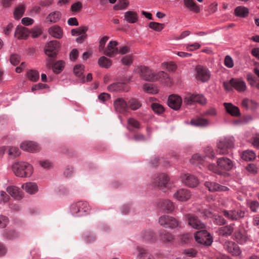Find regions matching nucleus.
I'll list each match as a JSON object with an SVG mask.
<instances>
[{
  "mask_svg": "<svg viewBox=\"0 0 259 259\" xmlns=\"http://www.w3.org/2000/svg\"><path fill=\"white\" fill-rule=\"evenodd\" d=\"M138 72L141 77L145 80L150 81L158 80L167 86L169 85L171 83L168 74L164 71H159L155 73L148 67L141 66L138 67Z\"/></svg>",
  "mask_w": 259,
  "mask_h": 259,
  "instance_id": "obj_1",
  "label": "nucleus"
},
{
  "mask_svg": "<svg viewBox=\"0 0 259 259\" xmlns=\"http://www.w3.org/2000/svg\"><path fill=\"white\" fill-rule=\"evenodd\" d=\"M12 169L16 176L29 178L33 172L32 165L25 161H18L12 165Z\"/></svg>",
  "mask_w": 259,
  "mask_h": 259,
  "instance_id": "obj_2",
  "label": "nucleus"
},
{
  "mask_svg": "<svg viewBox=\"0 0 259 259\" xmlns=\"http://www.w3.org/2000/svg\"><path fill=\"white\" fill-rule=\"evenodd\" d=\"M234 138L232 136L223 137L219 138L217 142V152L220 155H226L228 150L233 147Z\"/></svg>",
  "mask_w": 259,
  "mask_h": 259,
  "instance_id": "obj_3",
  "label": "nucleus"
},
{
  "mask_svg": "<svg viewBox=\"0 0 259 259\" xmlns=\"http://www.w3.org/2000/svg\"><path fill=\"white\" fill-rule=\"evenodd\" d=\"M90 210L88 203L85 201H78L70 206V212L75 216H81Z\"/></svg>",
  "mask_w": 259,
  "mask_h": 259,
  "instance_id": "obj_4",
  "label": "nucleus"
},
{
  "mask_svg": "<svg viewBox=\"0 0 259 259\" xmlns=\"http://www.w3.org/2000/svg\"><path fill=\"white\" fill-rule=\"evenodd\" d=\"M194 76L197 81L205 82L210 77V72L206 67L197 65L195 68Z\"/></svg>",
  "mask_w": 259,
  "mask_h": 259,
  "instance_id": "obj_5",
  "label": "nucleus"
},
{
  "mask_svg": "<svg viewBox=\"0 0 259 259\" xmlns=\"http://www.w3.org/2000/svg\"><path fill=\"white\" fill-rule=\"evenodd\" d=\"M154 183L156 186L164 192L170 190L172 187V185L169 182L167 176L165 174L159 175L156 177Z\"/></svg>",
  "mask_w": 259,
  "mask_h": 259,
  "instance_id": "obj_6",
  "label": "nucleus"
},
{
  "mask_svg": "<svg viewBox=\"0 0 259 259\" xmlns=\"http://www.w3.org/2000/svg\"><path fill=\"white\" fill-rule=\"evenodd\" d=\"M195 240L200 244L207 246H210L212 242V238L206 230L197 231L194 235Z\"/></svg>",
  "mask_w": 259,
  "mask_h": 259,
  "instance_id": "obj_7",
  "label": "nucleus"
},
{
  "mask_svg": "<svg viewBox=\"0 0 259 259\" xmlns=\"http://www.w3.org/2000/svg\"><path fill=\"white\" fill-rule=\"evenodd\" d=\"M158 222L161 226L166 228L173 229L179 225V222L177 219L166 215L160 217Z\"/></svg>",
  "mask_w": 259,
  "mask_h": 259,
  "instance_id": "obj_8",
  "label": "nucleus"
},
{
  "mask_svg": "<svg viewBox=\"0 0 259 259\" xmlns=\"http://www.w3.org/2000/svg\"><path fill=\"white\" fill-rule=\"evenodd\" d=\"M222 213L226 218L231 221H237L244 215V212L240 209H224L222 211Z\"/></svg>",
  "mask_w": 259,
  "mask_h": 259,
  "instance_id": "obj_9",
  "label": "nucleus"
},
{
  "mask_svg": "<svg viewBox=\"0 0 259 259\" xmlns=\"http://www.w3.org/2000/svg\"><path fill=\"white\" fill-rule=\"evenodd\" d=\"M60 46V44L57 40L50 41L45 46V54L49 57L56 56L58 52Z\"/></svg>",
  "mask_w": 259,
  "mask_h": 259,
  "instance_id": "obj_10",
  "label": "nucleus"
},
{
  "mask_svg": "<svg viewBox=\"0 0 259 259\" xmlns=\"http://www.w3.org/2000/svg\"><path fill=\"white\" fill-rule=\"evenodd\" d=\"M192 194L190 190L187 189H180L173 194V197L176 200L185 202L189 200L191 197Z\"/></svg>",
  "mask_w": 259,
  "mask_h": 259,
  "instance_id": "obj_11",
  "label": "nucleus"
},
{
  "mask_svg": "<svg viewBox=\"0 0 259 259\" xmlns=\"http://www.w3.org/2000/svg\"><path fill=\"white\" fill-rule=\"evenodd\" d=\"M180 179L183 184L190 187H195L199 184L197 178L189 174H182Z\"/></svg>",
  "mask_w": 259,
  "mask_h": 259,
  "instance_id": "obj_12",
  "label": "nucleus"
},
{
  "mask_svg": "<svg viewBox=\"0 0 259 259\" xmlns=\"http://www.w3.org/2000/svg\"><path fill=\"white\" fill-rule=\"evenodd\" d=\"M218 166L221 169L229 171L234 167L233 162L226 157L219 158L217 161Z\"/></svg>",
  "mask_w": 259,
  "mask_h": 259,
  "instance_id": "obj_13",
  "label": "nucleus"
},
{
  "mask_svg": "<svg viewBox=\"0 0 259 259\" xmlns=\"http://www.w3.org/2000/svg\"><path fill=\"white\" fill-rule=\"evenodd\" d=\"M184 102L187 104H192L194 102H197L201 105H205L207 103V100L202 94H193L185 98Z\"/></svg>",
  "mask_w": 259,
  "mask_h": 259,
  "instance_id": "obj_14",
  "label": "nucleus"
},
{
  "mask_svg": "<svg viewBox=\"0 0 259 259\" xmlns=\"http://www.w3.org/2000/svg\"><path fill=\"white\" fill-rule=\"evenodd\" d=\"M204 185L210 192H212L216 191L225 192L229 189L225 186L221 185L213 182H206Z\"/></svg>",
  "mask_w": 259,
  "mask_h": 259,
  "instance_id": "obj_15",
  "label": "nucleus"
},
{
  "mask_svg": "<svg viewBox=\"0 0 259 259\" xmlns=\"http://www.w3.org/2000/svg\"><path fill=\"white\" fill-rule=\"evenodd\" d=\"M182 102L181 98L175 95L169 96L167 101L169 107L175 110H178L180 108L182 105Z\"/></svg>",
  "mask_w": 259,
  "mask_h": 259,
  "instance_id": "obj_16",
  "label": "nucleus"
},
{
  "mask_svg": "<svg viewBox=\"0 0 259 259\" xmlns=\"http://www.w3.org/2000/svg\"><path fill=\"white\" fill-rule=\"evenodd\" d=\"M114 106L117 112L121 113H126L128 109L126 102L122 98L116 99L114 102Z\"/></svg>",
  "mask_w": 259,
  "mask_h": 259,
  "instance_id": "obj_17",
  "label": "nucleus"
},
{
  "mask_svg": "<svg viewBox=\"0 0 259 259\" xmlns=\"http://www.w3.org/2000/svg\"><path fill=\"white\" fill-rule=\"evenodd\" d=\"M117 44L116 41H110L107 48L104 50V54L110 57H112L118 54V50L116 47Z\"/></svg>",
  "mask_w": 259,
  "mask_h": 259,
  "instance_id": "obj_18",
  "label": "nucleus"
},
{
  "mask_svg": "<svg viewBox=\"0 0 259 259\" xmlns=\"http://www.w3.org/2000/svg\"><path fill=\"white\" fill-rule=\"evenodd\" d=\"M224 106L226 112L234 117H239L241 114L239 108L231 103H224Z\"/></svg>",
  "mask_w": 259,
  "mask_h": 259,
  "instance_id": "obj_19",
  "label": "nucleus"
},
{
  "mask_svg": "<svg viewBox=\"0 0 259 259\" xmlns=\"http://www.w3.org/2000/svg\"><path fill=\"white\" fill-rule=\"evenodd\" d=\"M188 224L192 228L195 229H201L205 228V224L198 219L194 215H188Z\"/></svg>",
  "mask_w": 259,
  "mask_h": 259,
  "instance_id": "obj_20",
  "label": "nucleus"
},
{
  "mask_svg": "<svg viewBox=\"0 0 259 259\" xmlns=\"http://www.w3.org/2000/svg\"><path fill=\"white\" fill-rule=\"evenodd\" d=\"M20 148L24 151L34 152L38 150L37 144L32 141H24L20 145Z\"/></svg>",
  "mask_w": 259,
  "mask_h": 259,
  "instance_id": "obj_21",
  "label": "nucleus"
},
{
  "mask_svg": "<svg viewBox=\"0 0 259 259\" xmlns=\"http://www.w3.org/2000/svg\"><path fill=\"white\" fill-rule=\"evenodd\" d=\"M225 249L233 255L238 256L241 253L239 246L234 242L229 241L225 244Z\"/></svg>",
  "mask_w": 259,
  "mask_h": 259,
  "instance_id": "obj_22",
  "label": "nucleus"
},
{
  "mask_svg": "<svg viewBox=\"0 0 259 259\" xmlns=\"http://www.w3.org/2000/svg\"><path fill=\"white\" fill-rule=\"evenodd\" d=\"M234 236L240 244H244L247 240V237L242 227H239L235 231Z\"/></svg>",
  "mask_w": 259,
  "mask_h": 259,
  "instance_id": "obj_23",
  "label": "nucleus"
},
{
  "mask_svg": "<svg viewBox=\"0 0 259 259\" xmlns=\"http://www.w3.org/2000/svg\"><path fill=\"white\" fill-rule=\"evenodd\" d=\"M234 224L226 225L219 228L217 233L219 235L228 236L231 235L234 231Z\"/></svg>",
  "mask_w": 259,
  "mask_h": 259,
  "instance_id": "obj_24",
  "label": "nucleus"
},
{
  "mask_svg": "<svg viewBox=\"0 0 259 259\" xmlns=\"http://www.w3.org/2000/svg\"><path fill=\"white\" fill-rule=\"evenodd\" d=\"M21 188L27 193L34 194L38 191V186L35 183L27 182L21 186Z\"/></svg>",
  "mask_w": 259,
  "mask_h": 259,
  "instance_id": "obj_25",
  "label": "nucleus"
},
{
  "mask_svg": "<svg viewBox=\"0 0 259 259\" xmlns=\"http://www.w3.org/2000/svg\"><path fill=\"white\" fill-rule=\"evenodd\" d=\"M7 192L13 198L20 199L22 197V193L20 188L14 186H10L7 188Z\"/></svg>",
  "mask_w": 259,
  "mask_h": 259,
  "instance_id": "obj_26",
  "label": "nucleus"
},
{
  "mask_svg": "<svg viewBox=\"0 0 259 259\" xmlns=\"http://www.w3.org/2000/svg\"><path fill=\"white\" fill-rule=\"evenodd\" d=\"M108 89L111 92L125 91H128V87L122 82H115L108 86Z\"/></svg>",
  "mask_w": 259,
  "mask_h": 259,
  "instance_id": "obj_27",
  "label": "nucleus"
},
{
  "mask_svg": "<svg viewBox=\"0 0 259 259\" xmlns=\"http://www.w3.org/2000/svg\"><path fill=\"white\" fill-rule=\"evenodd\" d=\"M242 105L246 109L254 110L259 107L258 103L252 99H244L242 101Z\"/></svg>",
  "mask_w": 259,
  "mask_h": 259,
  "instance_id": "obj_28",
  "label": "nucleus"
},
{
  "mask_svg": "<svg viewBox=\"0 0 259 259\" xmlns=\"http://www.w3.org/2000/svg\"><path fill=\"white\" fill-rule=\"evenodd\" d=\"M183 2L184 7L187 10L196 13L200 11V8L194 0H184Z\"/></svg>",
  "mask_w": 259,
  "mask_h": 259,
  "instance_id": "obj_29",
  "label": "nucleus"
},
{
  "mask_svg": "<svg viewBox=\"0 0 259 259\" xmlns=\"http://www.w3.org/2000/svg\"><path fill=\"white\" fill-rule=\"evenodd\" d=\"M232 82L233 83V87L239 92H243L246 89V83L242 80L232 78Z\"/></svg>",
  "mask_w": 259,
  "mask_h": 259,
  "instance_id": "obj_30",
  "label": "nucleus"
},
{
  "mask_svg": "<svg viewBox=\"0 0 259 259\" xmlns=\"http://www.w3.org/2000/svg\"><path fill=\"white\" fill-rule=\"evenodd\" d=\"M159 208L164 212H170L174 210L175 206L172 202L167 199L161 202Z\"/></svg>",
  "mask_w": 259,
  "mask_h": 259,
  "instance_id": "obj_31",
  "label": "nucleus"
},
{
  "mask_svg": "<svg viewBox=\"0 0 259 259\" xmlns=\"http://www.w3.org/2000/svg\"><path fill=\"white\" fill-rule=\"evenodd\" d=\"M29 35L28 29L23 26L18 27L15 30V36L18 39H26Z\"/></svg>",
  "mask_w": 259,
  "mask_h": 259,
  "instance_id": "obj_32",
  "label": "nucleus"
},
{
  "mask_svg": "<svg viewBox=\"0 0 259 259\" xmlns=\"http://www.w3.org/2000/svg\"><path fill=\"white\" fill-rule=\"evenodd\" d=\"M137 250V259H154L152 255L147 252L145 249L138 246Z\"/></svg>",
  "mask_w": 259,
  "mask_h": 259,
  "instance_id": "obj_33",
  "label": "nucleus"
},
{
  "mask_svg": "<svg viewBox=\"0 0 259 259\" xmlns=\"http://www.w3.org/2000/svg\"><path fill=\"white\" fill-rule=\"evenodd\" d=\"M48 32L52 36L57 38H61L63 34L61 28L57 25H54L51 27L49 29Z\"/></svg>",
  "mask_w": 259,
  "mask_h": 259,
  "instance_id": "obj_34",
  "label": "nucleus"
},
{
  "mask_svg": "<svg viewBox=\"0 0 259 259\" xmlns=\"http://www.w3.org/2000/svg\"><path fill=\"white\" fill-rule=\"evenodd\" d=\"M124 20L130 23H135L138 19V16L136 12L129 11L124 13Z\"/></svg>",
  "mask_w": 259,
  "mask_h": 259,
  "instance_id": "obj_35",
  "label": "nucleus"
},
{
  "mask_svg": "<svg viewBox=\"0 0 259 259\" xmlns=\"http://www.w3.org/2000/svg\"><path fill=\"white\" fill-rule=\"evenodd\" d=\"M190 124L193 126L205 127L209 124V122L206 119L198 118L192 119L190 122Z\"/></svg>",
  "mask_w": 259,
  "mask_h": 259,
  "instance_id": "obj_36",
  "label": "nucleus"
},
{
  "mask_svg": "<svg viewBox=\"0 0 259 259\" xmlns=\"http://www.w3.org/2000/svg\"><path fill=\"white\" fill-rule=\"evenodd\" d=\"M236 16L242 18L247 17L249 14V9L243 6L237 7L234 11Z\"/></svg>",
  "mask_w": 259,
  "mask_h": 259,
  "instance_id": "obj_37",
  "label": "nucleus"
},
{
  "mask_svg": "<svg viewBox=\"0 0 259 259\" xmlns=\"http://www.w3.org/2000/svg\"><path fill=\"white\" fill-rule=\"evenodd\" d=\"M256 157V154L252 150H247L243 151L241 154V158L245 161H250L253 160Z\"/></svg>",
  "mask_w": 259,
  "mask_h": 259,
  "instance_id": "obj_38",
  "label": "nucleus"
},
{
  "mask_svg": "<svg viewBox=\"0 0 259 259\" xmlns=\"http://www.w3.org/2000/svg\"><path fill=\"white\" fill-rule=\"evenodd\" d=\"M112 61L105 56L101 57L98 60V64L101 67L108 68L112 65Z\"/></svg>",
  "mask_w": 259,
  "mask_h": 259,
  "instance_id": "obj_39",
  "label": "nucleus"
},
{
  "mask_svg": "<svg viewBox=\"0 0 259 259\" xmlns=\"http://www.w3.org/2000/svg\"><path fill=\"white\" fill-rule=\"evenodd\" d=\"M83 69V65H77L74 66L73 69L74 73L77 77L80 78L82 82L85 81L84 76L82 75Z\"/></svg>",
  "mask_w": 259,
  "mask_h": 259,
  "instance_id": "obj_40",
  "label": "nucleus"
},
{
  "mask_svg": "<svg viewBox=\"0 0 259 259\" xmlns=\"http://www.w3.org/2000/svg\"><path fill=\"white\" fill-rule=\"evenodd\" d=\"M26 76L29 80L33 82L37 81L39 78V72L35 70H28L26 73Z\"/></svg>",
  "mask_w": 259,
  "mask_h": 259,
  "instance_id": "obj_41",
  "label": "nucleus"
},
{
  "mask_svg": "<svg viewBox=\"0 0 259 259\" xmlns=\"http://www.w3.org/2000/svg\"><path fill=\"white\" fill-rule=\"evenodd\" d=\"M61 17V13L59 11H55L50 13L47 17V20L51 23L58 22Z\"/></svg>",
  "mask_w": 259,
  "mask_h": 259,
  "instance_id": "obj_42",
  "label": "nucleus"
},
{
  "mask_svg": "<svg viewBox=\"0 0 259 259\" xmlns=\"http://www.w3.org/2000/svg\"><path fill=\"white\" fill-rule=\"evenodd\" d=\"M129 5L128 0H119L117 4L114 6V10H121L127 8Z\"/></svg>",
  "mask_w": 259,
  "mask_h": 259,
  "instance_id": "obj_43",
  "label": "nucleus"
},
{
  "mask_svg": "<svg viewBox=\"0 0 259 259\" xmlns=\"http://www.w3.org/2000/svg\"><path fill=\"white\" fill-rule=\"evenodd\" d=\"M25 11V7L23 5H19L14 12V17L16 19H19Z\"/></svg>",
  "mask_w": 259,
  "mask_h": 259,
  "instance_id": "obj_44",
  "label": "nucleus"
},
{
  "mask_svg": "<svg viewBox=\"0 0 259 259\" xmlns=\"http://www.w3.org/2000/svg\"><path fill=\"white\" fill-rule=\"evenodd\" d=\"M161 239L163 241L170 242L174 239L172 235L167 233L165 230H162L160 233Z\"/></svg>",
  "mask_w": 259,
  "mask_h": 259,
  "instance_id": "obj_45",
  "label": "nucleus"
},
{
  "mask_svg": "<svg viewBox=\"0 0 259 259\" xmlns=\"http://www.w3.org/2000/svg\"><path fill=\"white\" fill-rule=\"evenodd\" d=\"M143 90L148 93L156 94L158 93V89L153 86L152 84L149 83H145L143 86Z\"/></svg>",
  "mask_w": 259,
  "mask_h": 259,
  "instance_id": "obj_46",
  "label": "nucleus"
},
{
  "mask_svg": "<svg viewBox=\"0 0 259 259\" xmlns=\"http://www.w3.org/2000/svg\"><path fill=\"white\" fill-rule=\"evenodd\" d=\"M65 63L63 61H58L56 62L53 67V71L55 73H60L64 67Z\"/></svg>",
  "mask_w": 259,
  "mask_h": 259,
  "instance_id": "obj_47",
  "label": "nucleus"
},
{
  "mask_svg": "<svg viewBox=\"0 0 259 259\" xmlns=\"http://www.w3.org/2000/svg\"><path fill=\"white\" fill-rule=\"evenodd\" d=\"M141 105L139 101L136 99H131L128 101V108L132 110H137L141 107Z\"/></svg>",
  "mask_w": 259,
  "mask_h": 259,
  "instance_id": "obj_48",
  "label": "nucleus"
},
{
  "mask_svg": "<svg viewBox=\"0 0 259 259\" xmlns=\"http://www.w3.org/2000/svg\"><path fill=\"white\" fill-rule=\"evenodd\" d=\"M202 161L203 157H202L200 154L198 153L194 154L190 159V162L194 165L201 164Z\"/></svg>",
  "mask_w": 259,
  "mask_h": 259,
  "instance_id": "obj_49",
  "label": "nucleus"
},
{
  "mask_svg": "<svg viewBox=\"0 0 259 259\" xmlns=\"http://www.w3.org/2000/svg\"><path fill=\"white\" fill-rule=\"evenodd\" d=\"M20 154L21 151L18 147H11L8 149V154L13 157L18 156Z\"/></svg>",
  "mask_w": 259,
  "mask_h": 259,
  "instance_id": "obj_50",
  "label": "nucleus"
},
{
  "mask_svg": "<svg viewBox=\"0 0 259 259\" xmlns=\"http://www.w3.org/2000/svg\"><path fill=\"white\" fill-rule=\"evenodd\" d=\"M143 238L146 241H153L154 240V234L150 231H144L143 233Z\"/></svg>",
  "mask_w": 259,
  "mask_h": 259,
  "instance_id": "obj_51",
  "label": "nucleus"
},
{
  "mask_svg": "<svg viewBox=\"0 0 259 259\" xmlns=\"http://www.w3.org/2000/svg\"><path fill=\"white\" fill-rule=\"evenodd\" d=\"M88 28L87 27H80L76 29H72L71 31V34L72 36H78L82 33L86 32Z\"/></svg>",
  "mask_w": 259,
  "mask_h": 259,
  "instance_id": "obj_52",
  "label": "nucleus"
},
{
  "mask_svg": "<svg viewBox=\"0 0 259 259\" xmlns=\"http://www.w3.org/2000/svg\"><path fill=\"white\" fill-rule=\"evenodd\" d=\"M149 27L154 30L160 31L164 28V24L155 22H151L149 23Z\"/></svg>",
  "mask_w": 259,
  "mask_h": 259,
  "instance_id": "obj_53",
  "label": "nucleus"
},
{
  "mask_svg": "<svg viewBox=\"0 0 259 259\" xmlns=\"http://www.w3.org/2000/svg\"><path fill=\"white\" fill-rule=\"evenodd\" d=\"M153 110L157 114H161L164 111L163 107L157 103H153L151 105Z\"/></svg>",
  "mask_w": 259,
  "mask_h": 259,
  "instance_id": "obj_54",
  "label": "nucleus"
},
{
  "mask_svg": "<svg viewBox=\"0 0 259 259\" xmlns=\"http://www.w3.org/2000/svg\"><path fill=\"white\" fill-rule=\"evenodd\" d=\"M133 127L136 128H139L140 127L139 122L134 118H129L128 120V125L127 128L131 130L130 127Z\"/></svg>",
  "mask_w": 259,
  "mask_h": 259,
  "instance_id": "obj_55",
  "label": "nucleus"
},
{
  "mask_svg": "<svg viewBox=\"0 0 259 259\" xmlns=\"http://www.w3.org/2000/svg\"><path fill=\"white\" fill-rule=\"evenodd\" d=\"M82 8V4L80 2H77L74 4H73L70 8V10L71 12H78L81 11Z\"/></svg>",
  "mask_w": 259,
  "mask_h": 259,
  "instance_id": "obj_56",
  "label": "nucleus"
},
{
  "mask_svg": "<svg viewBox=\"0 0 259 259\" xmlns=\"http://www.w3.org/2000/svg\"><path fill=\"white\" fill-rule=\"evenodd\" d=\"M208 168L209 170L218 174L221 175L222 174L221 168L218 166V165H215L214 163H210L208 165Z\"/></svg>",
  "mask_w": 259,
  "mask_h": 259,
  "instance_id": "obj_57",
  "label": "nucleus"
},
{
  "mask_svg": "<svg viewBox=\"0 0 259 259\" xmlns=\"http://www.w3.org/2000/svg\"><path fill=\"white\" fill-rule=\"evenodd\" d=\"M9 196L4 191H0V204H5L8 202L9 200Z\"/></svg>",
  "mask_w": 259,
  "mask_h": 259,
  "instance_id": "obj_58",
  "label": "nucleus"
},
{
  "mask_svg": "<svg viewBox=\"0 0 259 259\" xmlns=\"http://www.w3.org/2000/svg\"><path fill=\"white\" fill-rule=\"evenodd\" d=\"M133 56L132 55H126L121 60L122 63L124 65H130L133 63Z\"/></svg>",
  "mask_w": 259,
  "mask_h": 259,
  "instance_id": "obj_59",
  "label": "nucleus"
},
{
  "mask_svg": "<svg viewBox=\"0 0 259 259\" xmlns=\"http://www.w3.org/2000/svg\"><path fill=\"white\" fill-rule=\"evenodd\" d=\"M224 64L228 68H232L234 66V61L230 56L227 55L224 59Z\"/></svg>",
  "mask_w": 259,
  "mask_h": 259,
  "instance_id": "obj_60",
  "label": "nucleus"
},
{
  "mask_svg": "<svg viewBox=\"0 0 259 259\" xmlns=\"http://www.w3.org/2000/svg\"><path fill=\"white\" fill-rule=\"evenodd\" d=\"M163 68H165L168 71H174L176 69V65L172 63H163L162 64Z\"/></svg>",
  "mask_w": 259,
  "mask_h": 259,
  "instance_id": "obj_61",
  "label": "nucleus"
},
{
  "mask_svg": "<svg viewBox=\"0 0 259 259\" xmlns=\"http://www.w3.org/2000/svg\"><path fill=\"white\" fill-rule=\"evenodd\" d=\"M200 47L201 45L197 42H195L192 44H188L186 45V49L189 51H194L200 48Z\"/></svg>",
  "mask_w": 259,
  "mask_h": 259,
  "instance_id": "obj_62",
  "label": "nucleus"
},
{
  "mask_svg": "<svg viewBox=\"0 0 259 259\" xmlns=\"http://www.w3.org/2000/svg\"><path fill=\"white\" fill-rule=\"evenodd\" d=\"M109 37L107 36H104L101 38L99 41V52H102L104 50L105 44L107 41L108 40Z\"/></svg>",
  "mask_w": 259,
  "mask_h": 259,
  "instance_id": "obj_63",
  "label": "nucleus"
},
{
  "mask_svg": "<svg viewBox=\"0 0 259 259\" xmlns=\"http://www.w3.org/2000/svg\"><path fill=\"white\" fill-rule=\"evenodd\" d=\"M246 169L250 173L255 174L257 172L258 168L254 164L249 163L246 166Z\"/></svg>",
  "mask_w": 259,
  "mask_h": 259,
  "instance_id": "obj_64",
  "label": "nucleus"
}]
</instances>
